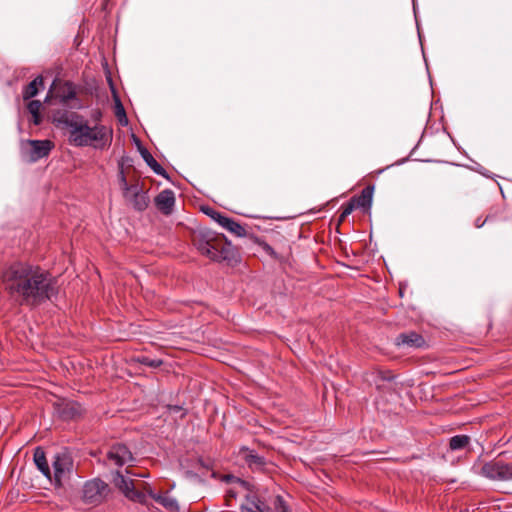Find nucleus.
<instances>
[{
  "instance_id": "obj_1",
  "label": "nucleus",
  "mask_w": 512,
  "mask_h": 512,
  "mask_svg": "<svg viewBox=\"0 0 512 512\" xmlns=\"http://www.w3.org/2000/svg\"><path fill=\"white\" fill-rule=\"evenodd\" d=\"M1 280L10 297L24 306L41 305L58 293L56 278L41 267L24 262L7 266Z\"/></svg>"
},
{
  "instance_id": "obj_2",
  "label": "nucleus",
  "mask_w": 512,
  "mask_h": 512,
  "mask_svg": "<svg viewBox=\"0 0 512 512\" xmlns=\"http://www.w3.org/2000/svg\"><path fill=\"white\" fill-rule=\"evenodd\" d=\"M56 126L69 131V142L76 147L92 146L103 150L111 145L112 129L105 125H88V121L80 114L70 111H57L53 115Z\"/></svg>"
},
{
  "instance_id": "obj_3",
  "label": "nucleus",
  "mask_w": 512,
  "mask_h": 512,
  "mask_svg": "<svg viewBox=\"0 0 512 512\" xmlns=\"http://www.w3.org/2000/svg\"><path fill=\"white\" fill-rule=\"evenodd\" d=\"M258 246L271 260L278 263L284 262L282 252L286 246V239L279 231L274 229L264 230L261 237H258Z\"/></svg>"
},
{
  "instance_id": "obj_4",
  "label": "nucleus",
  "mask_w": 512,
  "mask_h": 512,
  "mask_svg": "<svg viewBox=\"0 0 512 512\" xmlns=\"http://www.w3.org/2000/svg\"><path fill=\"white\" fill-rule=\"evenodd\" d=\"M194 244L201 254L213 261H229L232 258L233 250L230 247L220 246L213 238H208L205 235L196 238Z\"/></svg>"
},
{
  "instance_id": "obj_5",
  "label": "nucleus",
  "mask_w": 512,
  "mask_h": 512,
  "mask_svg": "<svg viewBox=\"0 0 512 512\" xmlns=\"http://www.w3.org/2000/svg\"><path fill=\"white\" fill-rule=\"evenodd\" d=\"M503 455L504 452H501L496 458L486 462L481 467V474L490 480H512V462H505L502 459Z\"/></svg>"
},
{
  "instance_id": "obj_6",
  "label": "nucleus",
  "mask_w": 512,
  "mask_h": 512,
  "mask_svg": "<svg viewBox=\"0 0 512 512\" xmlns=\"http://www.w3.org/2000/svg\"><path fill=\"white\" fill-rule=\"evenodd\" d=\"M54 144L50 140H26L22 142L21 154L22 158L29 162L34 163L38 160L47 157Z\"/></svg>"
},
{
  "instance_id": "obj_7",
  "label": "nucleus",
  "mask_w": 512,
  "mask_h": 512,
  "mask_svg": "<svg viewBox=\"0 0 512 512\" xmlns=\"http://www.w3.org/2000/svg\"><path fill=\"white\" fill-rule=\"evenodd\" d=\"M235 483L236 488L228 490L227 498L243 496L244 500L240 504V512H256V492L251 490L250 484L244 480L237 478Z\"/></svg>"
},
{
  "instance_id": "obj_8",
  "label": "nucleus",
  "mask_w": 512,
  "mask_h": 512,
  "mask_svg": "<svg viewBox=\"0 0 512 512\" xmlns=\"http://www.w3.org/2000/svg\"><path fill=\"white\" fill-rule=\"evenodd\" d=\"M181 468L187 473L197 475L205 473L212 469L213 461L209 458L204 459L202 457H196L193 454L187 452L184 456H181L179 460Z\"/></svg>"
},
{
  "instance_id": "obj_9",
  "label": "nucleus",
  "mask_w": 512,
  "mask_h": 512,
  "mask_svg": "<svg viewBox=\"0 0 512 512\" xmlns=\"http://www.w3.org/2000/svg\"><path fill=\"white\" fill-rule=\"evenodd\" d=\"M53 478L56 486H61L62 481L67 478L72 470V458L66 453H56L53 457Z\"/></svg>"
},
{
  "instance_id": "obj_10",
  "label": "nucleus",
  "mask_w": 512,
  "mask_h": 512,
  "mask_svg": "<svg viewBox=\"0 0 512 512\" xmlns=\"http://www.w3.org/2000/svg\"><path fill=\"white\" fill-rule=\"evenodd\" d=\"M113 483L127 498L137 502H142L145 499V495L134 488L133 481L127 479L120 471L115 472Z\"/></svg>"
},
{
  "instance_id": "obj_11",
  "label": "nucleus",
  "mask_w": 512,
  "mask_h": 512,
  "mask_svg": "<svg viewBox=\"0 0 512 512\" xmlns=\"http://www.w3.org/2000/svg\"><path fill=\"white\" fill-rule=\"evenodd\" d=\"M108 485L100 480L94 479L85 483L83 497L89 503L99 502L107 492Z\"/></svg>"
},
{
  "instance_id": "obj_12",
  "label": "nucleus",
  "mask_w": 512,
  "mask_h": 512,
  "mask_svg": "<svg viewBox=\"0 0 512 512\" xmlns=\"http://www.w3.org/2000/svg\"><path fill=\"white\" fill-rule=\"evenodd\" d=\"M55 411L60 419L69 421L80 417L83 409L78 402L61 400L55 404Z\"/></svg>"
},
{
  "instance_id": "obj_13",
  "label": "nucleus",
  "mask_w": 512,
  "mask_h": 512,
  "mask_svg": "<svg viewBox=\"0 0 512 512\" xmlns=\"http://www.w3.org/2000/svg\"><path fill=\"white\" fill-rule=\"evenodd\" d=\"M129 197L126 198L133 208L137 211H144L149 204V197L146 192L139 187L138 184H133L129 188Z\"/></svg>"
},
{
  "instance_id": "obj_14",
  "label": "nucleus",
  "mask_w": 512,
  "mask_h": 512,
  "mask_svg": "<svg viewBox=\"0 0 512 512\" xmlns=\"http://www.w3.org/2000/svg\"><path fill=\"white\" fill-rule=\"evenodd\" d=\"M155 205L163 214L170 215L175 205V194L170 189L161 191L155 198Z\"/></svg>"
},
{
  "instance_id": "obj_15",
  "label": "nucleus",
  "mask_w": 512,
  "mask_h": 512,
  "mask_svg": "<svg viewBox=\"0 0 512 512\" xmlns=\"http://www.w3.org/2000/svg\"><path fill=\"white\" fill-rule=\"evenodd\" d=\"M395 344L397 346L420 348L425 345V339L417 332L409 331L399 334L395 339Z\"/></svg>"
},
{
  "instance_id": "obj_16",
  "label": "nucleus",
  "mask_w": 512,
  "mask_h": 512,
  "mask_svg": "<svg viewBox=\"0 0 512 512\" xmlns=\"http://www.w3.org/2000/svg\"><path fill=\"white\" fill-rule=\"evenodd\" d=\"M374 186L368 185L362 191L360 195L353 196L352 202L356 208H362L364 211H368L371 208L373 200Z\"/></svg>"
},
{
  "instance_id": "obj_17",
  "label": "nucleus",
  "mask_w": 512,
  "mask_h": 512,
  "mask_svg": "<svg viewBox=\"0 0 512 512\" xmlns=\"http://www.w3.org/2000/svg\"><path fill=\"white\" fill-rule=\"evenodd\" d=\"M139 151L143 160L155 174L168 178L166 170L154 159V157L146 148L139 147Z\"/></svg>"
},
{
  "instance_id": "obj_18",
  "label": "nucleus",
  "mask_w": 512,
  "mask_h": 512,
  "mask_svg": "<svg viewBox=\"0 0 512 512\" xmlns=\"http://www.w3.org/2000/svg\"><path fill=\"white\" fill-rule=\"evenodd\" d=\"M108 459L113 461L115 465L121 467L127 462L133 461L131 450H109Z\"/></svg>"
},
{
  "instance_id": "obj_19",
  "label": "nucleus",
  "mask_w": 512,
  "mask_h": 512,
  "mask_svg": "<svg viewBox=\"0 0 512 512\" xmlns=\"http://www.w3.org/2000/svg\"><path fill=\"white\" fill-rule=\"evenodd\" d=\"M34 462H35L37 468L41 471V473L45 477H47L49 480H52V472L49 467L44 450H35Z\"/></svg>"
},
{
  "instance_id": "obj_20",
  "label": "nucleus",
  "mask_w": 512,
  "mask_h": 512,
  "mask_svg": "<svg viewBox=\"0 0 512 512\" xmlns=\"http://www.w3.org/2000/svg\"><path fill=\"white\" fill-rule=\"evenodd\" d=\"M42 76H37L33 81L23 88L22 95L24 100H28L37 95L39 88H43Z\"/></svg>"
},
{
  "instance_id": "obj_21",
  "label": "nucleus",
  "mask_w": 512,
  "mask_h": 512,
  "mask_svg": "<svg viewBox=\"0 0 512 512\" xmlns=\"http://www.w3.org/2000/svg\"><path fill=\"white\" fill-rule=\"evenodd\" d=\"M221 227L237 237H242L246 235L245 227L230 217L226 218V220L222 223Z\"/></svg>"
},
{
  "instance_id": "obj_22",
  "label": "nucleus",
  "mask_w": 512,
  "mask_h": 512,
  "mask_svg": "<svg viewBox=\"0 0 512 512\" xmlns=\"http://www.w3.org/2000/svg\"><path fill=\"white\" fill-rule=\"evenodd\" d=\"M201 211L209 216L212 220H214L219 226L222 225V223L226 220L227 216H225L224 214H222L221 212L219 211H216L214 208L210 207V206H203L201 208Z\"/></svg>"
},
{
  "instance_id": "obj_23",
  "label": "nucleus",
  "mask_w": 512,
  "mask_h": 512,
  "mask_svg": "<svg viewBox=\"0 0 512 512\" xmlns=\"http://www.w3.org/2000/svg\"><path fill=\"white\" fill-rule=\"evenodd\" d=\"M470 437L468 435H456L449 441V448H465L470 445Z\"/></svg>"
},
{
  "instance_id": "obj_24",
  "label": "nucleus",
  "mask_w": 512,
  "mask_h": 512,
  "mask_svg": "<svg viewBox=\"0 0 512 512\" xmlns=\"http://www.w3.org/2000/svg\"><path fill=\"white\" fill-rule=\"evenodd\" d=\"M114 99H115V115L122 125H126L128 123V119L126 116L125 109H124L119 97L115 94H114Z\"/></svg>"
},
{
  "instance_id": "obj_25",
  "label": "nucleus",
  "mask_w": 512,
  "mask_h": 512,
  "mask_svg": "<svg viewBox=\"0 0 512 512\" xmlns=\"http://www.w3.org/2000/svg\"><path fill=\"white\" fill-rule=\"evenodd\" d=\"M157 500L162 506H164L166 509L170 511L179 510L177 501L170 496H160Z\"/></svg>"
},
{
  "instance_id": "obj_26",
  "label": "nucleus",
  "mask_w": 512,
  "mask_h": 512,
  "mask_svg": "<svg viewBox=\"0 0 512 512\" xmlns=\"http://www.w3.org/2000/svg\"><path fill=\"white\" fill-rule=\"evenodd\" d=\"M137 362L142 364V365L151 367V368H158L163 363V361L161 359L150 358V357L144 356V355L143 356H138L137 357Z\"/></svg>"
},
{
  "instance_id": "obj_27",
  "label": "nucleus",
  "mask_w": 512,
  "mask_h": 512,
  "mask_svg": "<svg viewBox=\"0 0 512 512\" xmlns=\"http://www.w3.org/2000/svg\"><path fill=\"white\" fill-rule=\"evenodd\" d=\"M274 510L276 512H291L289 507L285 504L283 498L279 495L274 497L273 500Z\"/></svg>"
},
{
  "instance_id": "obj_28",
  "label": "nucleus",
  "mask_w": 512,
  "mask_h": 512,
  "mask_svg": "<svg viewBox=\"0 0 512 512\" xmlns=\"http://www.w3.org/2000/svg\"><path fill=\"white\" fill-rule=\"evenodd\" d=\"M120 184H121V187H122V190H123V196L124 198H128L129 197V188L131 187V185H129L127 183V180H126V177L124 175V172L123 170L120 171Z\"/></svg>"
},
{
  "instance_id": "obj_29",
  "label": "nucleus",
  "mask_w": 512,
  "mask_h": 512,
  "mask_svg": "<svg viewBox=\"0 0 512 512\" xmlns=\"http://www.w3.org/2000/svg\"><path fill=\"white\" fill-rule=\"evenodd\" d=\"M42 104L38 100H31L28 105L27 109L31 114H38L41 110Z\"/></svg>"
},
{
  "instance_id": "obj_30",
  "label": "nucleus",
  "mask_w": 512,
  "mask_h": 512,
  "mask_svg": "<svg viewBox=\"0 0 512 512\" xmlns=\"http://www.w3.org/2000/svg\"><path fill=\"white\" fill-rule=\"evenodd\" d=\"M356 208L355 204L352 202V200L350 199L347 203L343 204L341 206V212L346 215V216H349L353 210Z\"/></svg>"
},
{
  "instance_id": "obj_31",
  "label": "nucleus",
  "mask_w": 512,
  "mask_h": 512,
  "mask_svg": "<svg viewBox=\"0 0 512 512\" xmlns=\"http://www.w3.org/2000/svg\"><path fill=\"white\" fill-rule=\"evenodd\" d=\"M258 512H273L272 509L268 506H266L264 503H262L260 500H258V506H257Z\"/></svg>"
},
{
  "instance_id": "obj_32",
  "label": "nucleus",
  "mask_w": 512,
  "mask_h": 512,
  "mask_svg": "<svg viewBox=\"0 0 512 512\" xmlns=\"http://www.w3.org/2000/svg\"><path fill=\"white\" fill-rule=\"evenodd\" d=\"M75 95V91L70 88L67 95L63 97V102H67L68 100L75 98Z\"/></svg>"
},
{
  "instance_id": "obj_33",
  "label": "nucleus",
  "mask_w": 512,
  "mask_h": 512,
  "mask_svg": "<svg viewBox=\"0 0 512 512\" xmlns=\"http://www.w3.org/2000/svg\"><path fill=\"white\" fill-rule=\"evenodd\" d=\"M33 119L32 122L34 125H39L41 123V115L40 112L38 114H31Z\"/></svg>"
},
{
  "instance_id": "obj_34",
  "label": "nucleus",
  "mask_w": 512,
  "mask_h": 512,
  "mask_svg": "<svg viewBox=\"0 0 512 512\" xmlns=\"http://www.w3.org/2000/svg\"><path fill=\"white\" fill-rule=\"evenodd\" d=\"M486 221H487V219H485V220L481 221V219H480V218H478V219L475 221V226H476L477 228H481V227L485 224V222H486Z\"/></svg>"
},
{
  "instance_id": "obj_35",
  "label": "nucleus",
  "mask_w": 512,
  "mask_h": 512,
  "mask_svg": "<svg viewBox=\"0 0 512 512\" xmlns=\"http://www.w3.org/2000/svg\"><path fill=\"white\" fill-rule=\"evenodd\" d=\"M347 217H348V216L344 215V214L341 212V213H340V215H339V218H338V224L343 223Z\"/></svg>"
},
{
  "instance_id": "obj_36",
  "label": "nucleus",
  "mask_w": 512,
  "mask_h": 512,
  "mask_svg": "<svg viewBox=\"0 0 512 512\" xmlns=\"http://www.w3.org/2000/svg\"><path fill=\"white\" fill-rule=\"evenodd\" d=\"M248 463L251 466L253 463H256V457L254 455H250L248 459Z\"/></svg>"
},
{
  "instance_id": "obj_37",
  "label": "nucleus",
  "mask_w": 512,
  "mask_h": 512,
  "mask_svg": "<svg viewBox=\"0 0 512 512\" xmlns=\"http://www.w3.org/2000/svg\"><path fill=\"white\" fill-rule=\"evenodd\" d=\"M112 448H118V449H121V448H124V446H123V445H121V444H117V445L113 446Z\"/></svg>"
},
{
  "instance_id": "obj_38",
  "label": "nucleus",
  "mask_w": 512,
  "mask_h": 512,
  "mask_svg": "<svg viewBox=\"0 0 512 512\" xmlns=\"http://www.w3.org/2000/svg\"><path fill=\"white\" fill-rule=\"evenodd\" d=\"M172 409H173L174 411H180V410H181V407H179V406H174V407H172Z\"/></svg>"
},
{
  "instance_id": "obj_39",
  "label": "nucleus",
  "mask_w": 512,
  "mask_h": 512,
  "mask_svg": "<svg viewBox=\"0 0 512 512\" xmlns=\"http://www.w3.org/2000/svg\"><path fill=\"white\" fill-rule=\"evenodd\" d=\"M257 461H258V467L263 464V462H262L260 457L257 458Z\"/></svg>"
},
{
  "instance_id": "obj_40",
  "label": "nucleus",
  "mask_w": 512,
  "mask_h": 512,
  "mask_svg": "<svg viewBox=\"0 0 512 512\" xmlns=\"http://www.w3.org/2000/svg\"><path fill=\"white\" fill-rule=\"evenodd\" d=\"M399 294H400V296H403V290H402V288H400V289H399Z\"/></svg>"
},
{
  "instance_id": "obj_41",
  "label": "nucleus",
  "mask_w": 512,
  "mask_h": 512,
  "mask_svg": "<svg viewBox=\"0 0 512 512\" xmlns=\"http://www.w3.org/2000/svg\"><path fill=\"white\" fill-rule=\"evenodd\" d=\"M91 455H92V456H96V455H97V453H96V452H92V453H91Z\"/></svg>"
}]
</instances>
